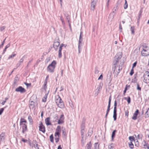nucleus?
I'll list each match as a JSON object with an SVG mask.
<instances>
[{"mask_svg":"<svg viewBox=\"0 0 149 149\" xmlns=\"http://www.w3.org/2000/svg\"><path fill=\"white\" fill-rule=\"evenodd\" d=\"M143 142L145 143V144L143 145L144 148H147L149 149V145L148 144L146 143V141L144 140L143 141Z\"/></svg>","mask_w":149,"mask_h":149,"instance_id":"obj_22","label":"nucleus"},{"mask_svg":"<svg viewBox=\"0 0 149 149\" xmlns=\"http://www.w3.org/2000/svg\"><path fill=\"white\" fill-rule=\"evenodd\" d=\"M25 56H23L22 57L21 59H20V60L19 62L21 63H23L24 60V58Z\"/></svg>","mask_w":149,"mask_h":149,"instance_id":"obj_37","label":"nucleus"},{"mask_svg":"<svg viewBox=\"0 0 149 149\" xmlns=\"http://www.w3.org/2000/svg\"><path fill=\"white\" fill-rule=\"evenodd\" d=\"M139 113V111L138 109L136 110L135 112L134 113L133 116L132 118L133 120H136L137 119V116Z\"/></svg>","mask_w":149,"mask_h":149,"instance_id":"obj_13","label":"nucleus"},{"mask_svg":"<svg viewBox=\"0 0 149 149\" xmlns=\"http://www.w3.org/2000/svg\"><path fill=\"white\" fill-rule=\"evenodd\" d=\"M28 119L29 122V124L32 125L33 124V121L31 117L30 116H29L28 117Z\"/></svg>","mask_w":149,"mask_h":149,"instance_id":"obj_18","label":"nucleus"},{"mask_svg":"<svg viewBox=\"0 0 149 149\" xmlns=\"http://www.w3.org/2000/svg\"><path fill=\"white\" fill-rule=\"evenodd\" d=\"M50 141L54 143V137L53 136V135L52 134L50 136Z\"/></svg>","mask_w":149,"mask_h":149,"instance_id":"obj_31","label":"nucleus"},{"mask_svg":"<svg viewBox=\"0 0 149 149\" xmlns=\"http://www.w3.org/2000/svg\"><path fill=\"white\" fill-rule=\"evenodd\" d=\"M29 107L30 109H33L35 107V102L33 101H30L29 102Z\"/></svg>","mask_w":149,"mask_h":149,"instance_id":"obj_15","label":"nucleus"},{"mask_svg":"<svg viewBox=\"0 0 149 149\" xmlns=\"http://www.w3.org/2000/svg\"><path fill=\"white\" fill-rule=\"evenodd\" d=\"M56 64V61H53L47 67V71L51 73H53L55 68Z\"/></svg>","mask_w":149,"mask_h":149,"instance_id":"obj_1","label":"nucleus"},{"mask_svg":"<svg viewBox=\"0 0 149 149\" xmlns=\"http://www.w3.org/2000/svg\"><path fill=\"white\" fill-rule=\"evenodd\" d=\"M99 70L95 68V74H97L99 72Z\"/></svg>","mask_w":149,"mask_h":149,"instance_id":"obj_54","label":"nucleus"},{"mask_svg":"<svg viewBox=\"0 0 149 149\" xmlns=\"http://www.w3.org/2000/svg\"><path fill=\"white\" fill-rule=\"evenodd\" d=\"M102 87L100 86V85L99 87L97 88L96 90H97L98 91H99L100 90H101L102 89Z\"/></svg>","mask_w":149,"mask_h":149,"instance_id":"obj_50","label":"nucleus"},{"mask_svg":"<svg viewBox=\"0 0 149 149\" xmlns=\"http://www.w3.org/2000/svg\"><path fill=\"white\" fill-rule=\"evenodd\" d=\"M85 127L84 123V122H82L81 126V129L84 130Z\"/></svg>","mask_w":149,"mask_h":149,"instance_id":"obj_40","label":"nucleus"},{"mask_svg":"<svg viewBox=\"0 0 149 149\" xmlns=\"http://www.w3.org/2000/svg\"><path fill=\"white\" fill-rule=\"evenodd\" d=\"M94 149H99V145L98 143H95L94 144Z\"/></svg>","mask_w":149,"mask_h":149,"instance_id":"obj_27","label":"nucleus"},{"mask_svg":"<svg viewBox=\"0 0 149 149\" xmlns=\"http://www.w3.org/2000/svg\"><path fill=\"white\" fill-rule=\"evenodd\" d=\"M92 147V144L91 143V142H89V143H88L86 145V149H91V148Z\"/></svg>","mask_w":149,"mask_h":149,"instance_id":"obj_19","label":"nucleus"},{"mask_svg":"<svg viewBox=\"0 0 149 149\" xmlns=\"http://www.w3.org/2000/svg\"><path fill=\"white\" fill-rule=\"evenodd\" d=\"M143 81L146 83H149V74H145L143 75Z\"/></svg>","mask_w":149,"mask_h":149,"instance_id":"obj_10","label":"nucleus"},{"mask_svg":"<svg viewBox=\"0 0 149 149\" xmlns=\"http://www.w3.org/2000/svg\"><path fill=\"white\" fill-rule=\"evenodd\" d=\"M143 137V135L141 134H139L137 135V138L138 139H141Z\"/></svg>","mask_w":149,"mask_h":149,"instance_id":"obj_38","label":"nucleus"},{"mask_svg":"<svg viewBox=\"0 0 149 149\" xmlns=\"http://www.w3.org/2000/svg\"><path fill=\"white\" fill-rule=\"evenodd\" d=\"M24 84L27 86V87H28L29 86H31V83H24Z\"/></svg>","mask_w":149,"mask_h":149,"instance_id":"obj_53","label":"nucleus"},{"mask_svg":"<svg viewBox=\"0 0 149 149\" xmlns=\"http://www.w3.org/2000/svg\"><path fill=\"white\" fill-rule=\"evenodd\" d=\"M127 101L129 104L131 102V99L130 97H128V99L127 100Z\"/></svg>","mask_w":149,"mask_h":149,"instance_id":"obj_46","label":"nucleus"},{"mask_svg":"<svg viewBox=\"0 0 149 149\" xmlns=\"http://www.w3.org/2000/svg\"><path fill=\"white\" fill-rule=\"evenodd\" d=\"M60 44L59 40V39L55 40L54 41V44L53 45V47L56 50H57V47L59 46Z\"/></svg>","mask_w":149,"mask_h":149,"instance_id":"obj_7","label":"nucleus"},{"mask_svg":"<svg viewBox=\"0 0 149 149\" xmlns=\"http://www.w3.org/2000/svg\"><path fill=\"white\" fill-rule=\"evenodd\" d=\"M22 126V132L23 133H24L27 129V125L25 124H23Z\"/></svg>","mask_w":149,"mask_h":149,"instance_id":"obj_17","label":"nucleus"},{"mask_svg":"<svg viewBox=\"0 0 149 149\" xmlns=\"http://www.w3.org/2000/svg\"><path fill=\"white\" fill-rule=\"evenodd\" d=\"M141 54L142 56H147V55L146 53H143L142 52H141Z\"/></svg>","mask_w":149,"mask_h":149,"instance_id":"obj_52","label":"nucleus"},{"mask_svg":"<svg viewBox=\"0 0 149 149\" xmlns=\"http://www.w3.org/2000/svg\"><path fill=\"white\" fill-rule=\"evenodd\" d=\"M49 77V76L48 75H47L46 77V79L45 81L44 84V88L45 89L47 87V83L48 80V79Z\"/></svg>","mask_w":149,"mask_h":149,"instance_id":"obj_16","label":"nucleus"},{"mask_svg":"<svg viewBox=\"0 0 149 149\" xmlns=\"http://www.w3.org/2000/svg\"><path fill=\"white\" fill-rule=\"evenodd\" d=\"M103 79V76L102 74H101L98 78V80L101 79L102 80Z\"/></svg>","mask_w":149,"mask_h":149,"instance_id":"obj_51","label":"nucleus"},{"mask_svg":"<svg viewBox=\"0 0 149 149\" xmlns=\"http://www.w3.org/2000/svg\"><path fill=\"white\" fill-rule=\"evenodd\" d=\"M122 69V68L121 67H120V66L118 68V70L119 72H118V73H119L120 71H121Z\"/></svg>","mask_w":149,"mask_h":149,"instance_id":"obj_58","label":"nucleus"},{"mask_svg":"<svg viewBox=\"0 0 149 149\" xmlns=\"http://www.w3.org/2000/svg\"><path fill=\"white\" fill-rule=\"evenodd\" d=\"M6 102V101L5 100H4V101H3L1 103V104L3 105Z\"/></svg>","mask_w":149,"mask_h":149,"instance_id":"obj_62","label":"nucleus"},{"mask_svg":"<svg viewBox=\"0 0 149 149\" xmlns=\"http://www.w3.org/2000/svg\"><path fill=\"white\" fill-rule=\"evenodd\" d=\"M64 88H63V86H61V89L60 90V91H62L63 90Z\"/></svg>","mask_w":149,"mask_h":149,"instance_id":"obj_63","label":"nucleus"},{"mask_svg":"<svg viewBox=\"0 0 149 149\" xmlns=\"http://www.w3.org/2000/svg\"><path fill=\"white\" fill-rule=\"evenodd\" d=\"M83 32L82 31H81L80 33V35L79 36V44L80 45L81 43V42L82 41V37L81 36V35L82 34Z\"/></svg>","mask_w":149,"mask_h":149,"instance_id":"obj_21","label":"nucleus"},{"mask_svg":"<svg viewBox=\"0 0 149 149\" xmlns=\"http://www.w3.org/2000/svg\"><path fill=\"white\" fill-rule=\"evenodd\" d=\"M134 72L133 70V68H132L130 72V75H132V74H134Z\"/></svg>","mask_w":149,"mask_h":149,"instance_id":"obj_45","label":"nucleus"},{"mask_svg":"<svg viewBox=\"0 0 149 149\" xmlns=\"http://www.w3.org/2000/svg\"><path fill=\"white\" fill-rule=\"evenodd\" d=\"M116 132L117 131L116 130H114L112 132L111 135V139L112 140H113L114 138L115 137V134Z\"/></svg>","mask_w":149,"mask_h":149,"instance_id":"obj_20","label":"nucleus"},{"mask_svg":"<svg viewBox=\"0 0 149 149\" xmlns=\"http://www.w3.org/2000/svg\"><path fill=\"white\" fill-rule=\"evenodd\" d=\"M131 30L132 34L134 35V26H131Z\"/></svg>","mask_w":149,"mask_h":149,"instance_id":"obj_28","label":"nucleus"},{"mask_svg":"<svg viewBox=\"0 0 149 149\" xmlns=\"http://www.w3.org/2000/svg\"><path fill=\"white\" fill-rule=\"evenodd\" d=\"M84 129H81V134L82 136H83L84 133Z\"/></svg>","mask_w":149,"mask_h":149,"instance_id":"obj_49","label":"nucleus"},{"mask_svg":"<svg viewBox=\"0 0 149 149\" xmlns=\"http://www.w3.org/2000/svg\"><path fill=\"white\" fill-rule=\"evenodd\" d=\"M56 102L59 107L61 109L64 108L65 107L64 103L59 96L58 97V98L56 99Z\"/></svg>","mask_w":149,"mask_h":149,"instance_id":"obj_2","label":"nucleus"},{"mask_svg":"<svg viewBox=\"0 0 149 149\" xmlns=\"http://www.w3.org/2000/svg\"><path fill=\"white\" fill-rule=\"evenodd\" d=\"M50 117H48L45 120V124L47 126L52 125V124L50 122Z\"/></svg>","mask_w":149,"mask_h":149,"instance_id":"obj_14","label":"nucleus"},{"mask_svg":"<svg viewBox=\"0 0 149 149\" xmlns=\"http://www.w3.org/2000/svg\"><path fill=\"white\" fill-rule=\"evenodd\" d=\"M111 100V96H110V97L109 98V99L108 105V107H107V111H106V113L105 116V117L106 118V119L107 118V116H108V115L109 113L110 110Z\"/></svg>","mask_w":149,"mask_h":149,"instance_id":"obj_8","label":"nucleus"},{"mask_svg":"<svg viewBox=\"0 0 149 149\" xmlns=\"http://www.w3.org/2000/svg\"><path fill=\"white\" fill-rule=\"evenodd\" d=\"M128 7V4L126 0H125V3L124 5V8L125 9H126Z\"/></svg>","mask_w":149,"mask_h":149,"instance_id":"obj_29","label":"nucleus"},{"mask_svg":"<svg viewBox=\"0 0 149 149\" xmlns=\"http://www.w3.org/2000/svg\"><path fill=\"white\" fill-rule=\"evenodd\" d=\"M122 57V53L121 52H119L118 53L115 57V59L114 61V65H116L119 60Z\"/></svg>","mask_w":149,"mask_h":149,"instance_id":"obj_3","label":"nucleus"},{"mask_svg":"<svg viewBox=\"0 0 149 149\" xmlns=\"http://www.w3.org/2000/svg\"><path fill=\"white\" fill-rule=\"evenodd\" d=\"M56 132L61 133V126H58L56 130Z\"/></svg>","mask_w":149,"mask_h":149,"instance_id":"obj_26","label":"nucleus"},{"mask_svg":"<svg viewBox=\"0 0 149 149\" xmlns=\"http://www.w3.org/2000/svg\"><path fill=\"white\" fill-rule=\"evenodd\" d=\"M39 130L45 133V126L43 125L42 122H40V123L39 124Z\"/></svg>","mask_w":149,"mask_h":149,"instance_id":"obj_9","label":"nucleus"},{"mask_svg":"<svg viewBox=\"0 0 149 149\" xmlns=\"http://www.w3.org/2000/svg\"><path fill=\"white\" fill-rule=\"evenodd\" d=\"M59 137H55V140L56 143H58L59 141Z\"/></svg>","mask_w":149,"mask_h":149,"instance_id":"obj_43","label":"nucleus"},{"mask_svg":"<svg viewBox=\"0 0 149 149\" xmlns=\"http://www.w3.org/2000/svg\"><path fill=\"white\" fill-rule=\"evenodd\" d=\"M15 91L17 92H19L21 93H23L26 92V90L22 86H19L17 88Z\"/></svg>","mask_w":149,"mask_h":149,"instance_id":"obj_6","label":"nucleus"},{"mask_svg":"<svg viewBox=\"0 0 149 149\" xmlns=\"http://www.w3.org/2000/svg\"><path fill=\"white\" fill-rule=\"evenodd\" d=\"M10 46V44H8L5 47V48H8Z\"/></svg>","mask_w":149,"mask_h":149,"instance_id":"obj_61","label":"nucleus"},{"mask_svg":"<svg viewBox=\"0 0 149 149\" xmlns=\"http://www.w3.org/2000/svg\"><path fill=\"white\" fill-rule=\"evenodd\" d=\"M54 135H55V137H59V136H60L61 134H60V133L56 132L55 133Z\"/></svg>","mask_w":149,"mask_h":149,"instance_id":"obj_33","label":"nucleus"},{"mask_svg":"<svg viewBox=\"0 0 149 149\" xmlns=\"http://www.w3.org/2000/svg\"><path fill=\"white\" fill-rule=\"evenodd\" d=\"M4 110V108H3L0 109V115H1L3 112Z\"/></svg>","mask_w":149,"mask_h":149,"instance_id":"obj_42","label":"nucleus"},{"mask_svg":"<svg viewBox=\"0 0 149 149\" xmlns=\"http://www.w3.org/2000/svg\"><path fill=\"white\" fill-rule=\"evenodd\" d=\"M119 28L121 30H122V26H121V23H120V24H119Z\"/></svg>","mask_w":149,"mask_h":149,"instance_id":"obj_60","label":"nucleus"},{"mask_svg":"<svg viewBox=\"0 0 149 149\" xmlns=\"http://www.w3.org/2000/svg\"><path fill=\"white\" fill-rule=\"evenodd\" d=\"M114 106L113 117L114 118V120L115 121L117 119V102L116 100L114 101Z\"/></svg>","mask_w":149,"mask_h":149,"instance_id":"obj_4","label":"nucleus"},{"mask_svg":"<svg viewBox=\"0 0 149 149\" xmlns=\"http://www.w3.org/2000/svg\"><path fill=\"white\" fill-rule=\"evenodd\" d=\"M58 56L59 58H61L62 56L61 51L59 50L58 51Z\"/></svg>","mask_w":149,"mask_h":149,"instance_id":"obj_41","label":"nucleus"},{"mask_svg":"<svg viewBox=\"0 0 149 149\" xmlns=\"http://www.w3.org/2000/svg\"><path fill=\"white\" fill-rule=\"evenodd\" d=\"M26 120H24V119L23 118H21L20 120V125H22L24 124L23 123H26Z\"/></svg>","mask_w":149,"mask_h":149,"instance_id":"obj_24","label":"nucleus"},{"mask_svg":"<svg viewBox=\"0 0 149 149\" xmlns=\"http://www.w3.org/2000/svg\"><path fill=\"white\" fill-rule=\"evenodd\" d=\"M93 133V131L92 130H89L88 132V136H91L92 134Z\"/></svg>","mask_w":149,"mask_h":149,"instance_id":"obj_44","label":"nucleus"},{"mask_svg":"<svg viewBox=\"0 0 149 149\" xmlns=\"http://www.w3.org/2000/svg\"><path fill=\"white\" fill-rule=\"evenodd\" d=\"M129 140L131 141V142H132L133 141H134V138L133 136H130L129 138Z\"/></svg>","mask_w":149,"mask_h":149,"instance_id":"obj_32","label":"nucleus"},{"mask_svg":"<svg viewBox=\"0 0 149 149\" xmlns=\"http://www.w3.org/2000/svg\"><path fill=\"white\" fill-rule=\"evenodd\" d=\"M57 149H62V148L61 147V145H60L58 146Z\"/></svg>","mask_w":149,"mask_h":149,"instance_id":"obj_64","label":"nucleus"},{"mask_svg":"<svg viewBox=\"0 0 149 149\" xmlns=\"http://www.w3.org/2000/svg\"><path fill=\"white\" fill-rule=\"evenodd\" d=\"M62 131L63 135L64 136L66 135L65 129V128H64V129L62 130Z\"/></svg>","mask_w":149,"mask_h":149,"instance_id":"obj_39","label":"nucleus"},{"mask_svg":"<svg viewBox=\"0 0 149 149\" xmlns=\"http://www.w3.org/2000/svg\"><path fill=\"white\" fill-rule=\"evenodd\" d=\"M112 145H113V144H110V145H109V148L110 149H111L112 148H113L112 146Z\"/></svg>","mask_w":149,"mask_h":149,"instance_id":"obj_56","label":"nucleus"},{"mask_svg":"<svg viewBox=\"0 0 149 149\" xmlns=\"http://www.w3.org/2000/svg\"><path fill=\"white\" fill-rule=\"evenodd\" d=\"M137 64V62L136 61L135 62H134L133 64V65H132V68H133L134 67H136V65Z\"/></svg>","mask_w":149,"mask_h":149,"instance_id":"obj_47","label":"nucleus"},{"mask_svg":"<svg viewBox=\"0 0 149 149\" xmlns=\"http://www.w3.org/2000/svg\"><path fill=\"white\" fill-rule=\"evenodd\" d=\"M142 13V11L141 10H140L139 11V15L138 16V20H139V19H140V17L141 16V13Z\"/></svg>","mask_w":149,"mask_h":149,"instance_id":"obj_35","label":"nucleus"},{"mask_svg":"<svg viewBox=\"0 0 149 149\" xmlns=\"http://www.w3.org/2000/svg\"><path fill=\"white\" fill-rule=\"evenodd\" d=\"M145 118L149 117V108L148 109L147 111L145 113Z\"/></svg>","mask_w":149,"mask_h":149,"instance_id":"obj_25","label":"nucleus"},{"mask_svg":"<svg viewBox=\"0 0 149 149\" xmlns=\"http://www.w3.org/2000/svg\"><path fill=\"white\" fill-rule=\"evenodd\" d=\"M97 2V0H93L91 5V9L93 11L95 8V7Z\"/></svg>","mask_w":149,"mask_h":149,"instance_id":"obj_11","label":"nucleus"},{"mask_svg":"<svg viewBox=\"0 0 149 149\" xmlns=\"http://www.w3.org/2000/svg\"><path fill=\"white\" fill-rule=\"evenodd\" d=\"M34 142L35 143H34V147L36 149H38L39 148H38V144L36 143V141H34Z\"/></svg>","mask_w":149,"mask_h":149,"instance_id":"obj_36","label":"nucleus"},{"mask_svg":"<svg viewBox=\"0 0 149 149\" xmlns=\"http://www.w3.org/2000/svg\"><path fill=\"white\" fill-rule=\"evenodd\" d=\"M130 148L131 149L134 148V145L132 142H130L129 143Z\"/></svg>","mask_w":149,"mask_h":149,"instance_id":"obj_30","label":"nucleus"},{"mask_svg":"<svg viewBox=\"0 0 149 149\" xmlns=\"http://www.w3.org/2000/svg\"><path fill=\"white\" fill-rule=\"evenodd\" d=\"M16 55V54L14 52H13L12 54L9 56L8 59H10L13 58Z\"/></svg>","mask_w":149,"mask_h":149,"instance_id":"obj_23","label":"nucleus"},{"mask_svg":"<svg viewBox=\"0 0 149 149\" xmlns=\"http://www.w3.org/2000/svg\"><path fill=\"white\" fill-rule=\"evenodd\" d=\"M118 9V6H116L114 7L113 10V12L112 13H111L110 14L109 16V18H111L112 19H113L114 17V16L115 15L116 13H115V11L117 10Z\"/></svg>","mask_w":149,"mask_h":149,"instance_id":"obj_5","label":"nucleus"},{"mask_svg":"<svg viewBox=\"0 0 149 149\" xmlns=\"http://www.w3.org/2000/svg\"><path fill=\"white\" fill-rule=\"evenodd\" d=\"M64 118L63 114H62L60 117V119L58 120V123L59 124H62L64 123Z\"/></svg>","mask_w":149,"mask_h":149,"instance_id":"obj_12","label":"nucleus"},{"mask_svg":"<svg viewBox=\"0 0 149 149\" xmlns=\"http://www.w3.org/2000/svg\"><path fill=\"white\" fill-rule=\"evenodd\" d=\"M137 89L139 91H141V88L140 87H139V85L138 84H137Z\"/></svg>","mask_w":149,"mask_h":149,"instance_id":"obj_48","label":"nucleus"},{"mask_svg":"<svg viewBox=\"0 0 149 149\" xmlns=\"http://www.w3.org/2000/svg\"><path fill=\"white\" fill-rule=\"evenodd\" d=\"M59 17L60 18V20H61V21L62 22V24H64V20H63V17L62 16V15H61L60 16H59Z\"/></svg>","mask_w":149,"mask_h":149,"instance_id":"obj_34","label":"nucleus"},{"mask_svg":"<svg viewBox=\"0 0 149 149\" xmlns=\"http://www.w3.org/2000/svg\"><path fill=\"white\" fill-rule=\"evenodd\" d=\"M5 28V26H2L1 28V31H2Z\"/></svg>","mask_w":149,"mask_h":149,"instance_id":"obj_59","label":"nucleus"},{"mask_svg":"<svg viewBox=\"0 0 149 149\" xmlns=\"http://www.w3.org/2000/svg\"><path fill=\"white\" fill-rule=\"evenodd\" d=\"M80 44H79V45H78V49H79V51H78V52H79V53H80V52H81V51H80Z\"/></svg>","mask_w":149,"mask_h":149,"instance_id":"obj_57","label":"nucleus"},{"mask_svg":"<svg viewBox=\"0 0 149 149\" xmlns=\"http://www.w3.org/2000/svg\"><path fill=\"white\" fill-rule=\"evenodd\" d=\"M21 63H20L19 62L17 64H16V66L17 67V68H18V67H19L20 66V65H21Z\"/></svg>","mask_w":149,"mask_h":149,"instance_id":"obj_55","label":"nucleus"}]
</instances>
